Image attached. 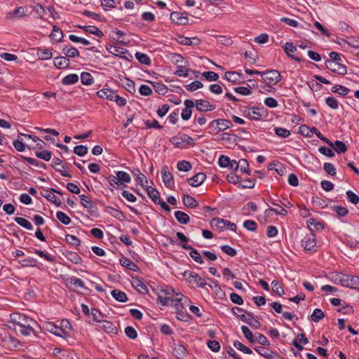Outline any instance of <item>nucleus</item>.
I'll use <instances>...</instances> for the list:
<instances>
[{
	"label": "nucleus",
	"mask_w": 359,
	"mask_h": 359,
	"mask_svg": "<svg viewBox=\"0 0 359 359\" xmlns=\"http://www.w3.org/2000/svg\"><path fill=\"white\" fill-rule=\"evenodd\" d=\"M132 285L139 293L147 294L149 292L147 285L140 278H133Z\"/></svg>",
	"instance_id": "obj_20"
},
{
	"label": "nucleus",
	"mask_w": 359,
	"mask_h": 359,
	"mask_svg": "<svg viewBox=\"0 0 359 359\" xmlns=\"http://www.w3.org/2000/svg\"><path fill=\"white\" fill-rule=\"evenodd\" d=\"M62 51L66 55V57H77L80 55L77 48L72 46H65Z\"/></svg>",
	"instance_id": "obj_32"
},
{
	"label": "nucleus",
	"mask_w": 359,
	"mask_h": 359,
	"mask_svg": "<svg viewBox=\"0 0 359 359\" xmlns=\"http://www.w3.org/2000/svg\"><path fill=\"white\" fill-rule=\"evenodd\" d=\"M107 50L111 53L113 54L116 57H118L126 60H129L130 59L128 57L127 55L132 57V55L129 53V50L118 46H114L111 45L109 48L107 47Z\"/></svg>",
	"instance_id": "obj_9"
},
{
	"label": "nucleus",
	"mask_w": 359,
	"mask_h": 359,
	"mask_svg": "<svg viewBox=\"0 0 359 359\" xmlns=\"http://www.w3.org/2000/svg\"><path fill=\"white\" fill-rule=\"evenodd\" d=\"M62 255L71 262L75 264H80L82 262L81 257L75 252L66 250Z\"/></svg>",
	"instance_id": "obj_25"
},
{
	"label": "nucleus",
	"mask_w": 359,
	"mask_h": 359,
	"mask_svg": "<svg viewBox=\"0 0 359 359\" xmlns=\"http://www.w3.org/2000/svg\"><path fill=\"white\" fill-rule=\"evenodd\" d=\"M174 215L176 220L181 224H187L190 221L189 215L182 211H175Z\"/></svg>",
	"instance_id": "obj_35"
},
{
	"label": "nucleus",
	"mask_w": 359,
	"mask_h": 359,
	"mask_svg": "<svg viewBox=\"0 0 359 359\" xmlns=\"http://www.w3.org/2000/svg\"><path fill=\"white\" fill-rule=\"evenodd\" d=\"M13 322L15 323V329L18 327H29V324H37L36 321L27 317L25 315L15 313L12 317Z\"/></svg>",
	"instance_id": "obj_8"
},
{
	"label": "nucleus",
	"mask_w": 359,
	"mask_h": 359,
	"mask_svg": "<svg viewBox=\"0 0 359 359\" xmlns=\"http://www.w3.org/2000/svg\"><path fill=\"white\" fill-rule=\"evenodd\" d=\"M78 81L79 76L76 74H68L62 79V83L66 86L75 84Z\"/></svg>",
	"instance_id": "obj_42"
},
{
	"label": "nucleus",
	"mask_w": 359,
	"mask_h": 359,
	"mask_svg": "<svg viewBox=\"0 0 359 359\" xmlns=\"http://www.w3.org/2000/svg\"><path fill=\"white\" fill-rule=\"evenodd\" d=\"M279 209H276L273 208H269L266 209L264 212V215L266 217H269L270 215L271 212H275L276 215H280L282 216H286L287 215V211L283 208L282 206L278 205Z\"/></svg>",
	"instance_id": "obj_52"
},
{
	"label": "nucleus",
	"mask_w": 359,
	"mask_h": 359,
	"mask_svg": "<svg viewBox=\"0 0 359 359\" xmlns=\"http://www.w3.org/2000/svg\"><path fill=\"white\" fill-rule=\"evenodd\" d=\"M56 217L57 219L65 225H68L71 223L70 217L62 211L57 212Z\"/></svg>",
	"instance_id": "obj_62"
},
{
	"label": "nucleus",
	"mask_w": 359,
	"mask_h": 359,
	"mask_svg": "<svg viewBox=\"0 0 359 359\" xmlns=\"http://www.w3.org/2000/svg\"><path fill=\"white\" fill-rule=\"evenodd\" d=\"M206 179V175L204 172H198L192 177L188 178L187 182L194 187H196L203 184Z\"/></svg>",
	"instance_id": "obj_21"
},
{
	"label": "nucleus",
	"mask_w": 359,
	"mask_h": 359,
	"mask_svg": "<svg viewBox=\"0 0 359 359\" xmlns=\"http://www.w3.org/2000/svg\"><path fill=\"white\" fill-rule=\"evenodd\" d=\"M14 221L18 224H19L20 226H21L22 227H23L27 230L33 229V226L31 224V222L29 221H28L27 219H26L25 218L16 217L14 218Z\"/></svg>",
	"instance_id": "obj_47"
},
{
	"label": "nucleus",
	"mask_w": 359,
	"mask_h": 359,
	"mask_svg": "<svg viewBox=\"0 0 359 359\" xmlns=\"http://www.w3.org/2000/svg\"><path fill=\"white\" fill-rule=\"evenodd\" d=\"M63 36V32L61 29L57 26L54 25L53 27V31L50 34V38L56 42H60L62 40Z\"/></svg>",
	"instance_id": "obj_39"
},
{
	"label": "nucleus",
	"mask_w": 359,
	"mask_h": 359,
	"mask_svg": "<svg viewBox=\"0 0 359 359\" xmlns=\"http://www.w3.org/2000/svg\"><path fill=\"white\" fill-rule=\"evenodd\" d=\"M241 330L244 337L252 344L255 341L252 331L245 325L241 326Z\"/></svg>",
	"instance_id": "obj_63"
},
{
	"label": "nucleus",
	"mask_w": 359,
	"mask_h": 359,
	"mask_svg": "<svg viewBox=\"0 0 359 359\" xmlns=\"http://www.w3.org/2000/svg\"><path fill=\"white\" fill-rule=\"evenodd\" d=\"M154 87V90L159 95H165L168 92L167 86L163 83L160 82H150Z\"/></svg>",
	"instance_id": "obj_44"
},
{
	"label": "nucleus",
	"mask_w": 359,
	"mask_h": 359,
	"mask_svg": "<svg viewBox=\"0 0 359 359\" xmlns=\"http://www.w3.org/2000/svg\"><path fill=\"white\" fill-rule=\"evenodd\" d=\"M111 295L118 302L125 303L128 300L126 292L119 290H113L111 292Z\"/></svg>",
	"instance_id": "obj_36"
},
{
	"label": "nucleus",
	"mask_w": 359,
	"mask_h": 359,
	"mask_svg": "<svg viewBox=\"0 0 359 359\" xmlns=\"http://www.w3.org/2000/svg\"><path fill=\"white\" fill-rule=\"evenodd\" d=\"M177 168L180 171L188 172L192 168V165L189 161L182 160L177 162Z\"/></svg>",
	"instance_id": "obj_57"
},
{
	"label": "nucleus",
	"mask_w": 359,
	"mask_h": 359,
	"mask_svg": "<svg viewBox=\"0 0 359 359\" xmlns=\"http://www.w3.org/2000/svg\"><path fill=\"white\" fill-rule=\"evenodd\" d=\"M170 20L172 22L179 25H186L189 22V18L187 13L175 11L170 13Z\"/></svg>",
	"instance_id": "obj_12"
},
{
	"label": "nucleus",
	"mask_w": 359,
	"mask_h": 359,
	"mask_svg": "<svg viewBox=\"0 0 359 359\" xmlns=\"http://www.w3.org/2000/svg\"><path fill=\"white\" fill-rule=\"evenodd\" d=\"M348 274L341 272H335L332 275V280L338 285L346 287L348 284Z\"/></svg>",
	"instance_id": "obj_16"
},
{
	"label": "nucleus",
	"mask_w": 359,
	"mask_h": 359,
	"mask_svg": "<svg viewBox=\"0 0 359 359\" xmlns=\"http://www.w3.org/2000/svg\"><path fill=\"white\" fill-rule=\"evenodd\" d=\"M19 264L23 267H34L37 265V259L36 258L28 257L18 261Z\"/></svg>",
	"instance_id": "obj_40"
},
{
	"label": "nucleus",
	"mask_w": 359,
	"mask_h": 359,
	"mask_svg": "<svg viewBox=\"0 0 359 359\" xmlns=\"http://www.w3.org/2000/svg\"><path fill=\"white\" fill-rule=\"evenodd\" d=\"M255 351L266 359H280V355L276 351L264 346H255Z\"/></svg>",
	"instance_id": "obj_10"
},
{
	"label": "nucleus",
	"mask_w": 359,
	"mask_h": 359,
	"mask_svg": "<svg viewBox=\"0 0 359 359\" xmlns=\"http://www.w3.org/2000/svg\"><path fill=\"white\" fill-rule=\"evenodd\" d=\"M346 198L348 202L357 205L359 203V196L353 191L348 190L346 192Z\"/></svg>",
	"instance_id": "obj_64"
},
{
	"label": "nucleus",
	"mask_w": 359,
	"mask_h": 359,
	"mask_svg": "<svg viewBox=\"0 0 359 359\" xmlns=\"http://www.w3.org/2000/svg\"><path fill=\"white\" fill-rule=\"evenodd\" d=\"M182 203L189 208H196L199 205V203L194 197L187 194L183 196Z\"/></svg>",
	"instance_id": "obj_30"
},
{
	"label": "nucleus",
	"mask_w": 359,
	"mask_h": 359,
	"mask_svg": "<svg viewBox=\"0 0 359 359\" xmlns=\"http://www.w3.org/2000/svg\"><path fill=\"white\" fill-rule=\"evenodd\" d=\"M241 77V74L237 72H227L225 74V79L231 83H236L238 82L240 78Z\"/></svg>",
	"instance_id": "obj_46"
},
{
	"label": "nucleus",
	"mask_w": 359,
	"mask_h": 359,
	"mask_svg": "<svg viewBox=\"0 0 359 359\" xmlns=\"http://www.w3.org/2000/svg\"><path fill=\"white\" fill-rule=\"evenodd\" d=\"M189 274L188 280L197 284V286L201 288H204L207 285L206 282L198 273L193 271H186L184 275Z\"/></svg>",
	"instance_id": "obj_19"
},
{
	"label": "nucleus",
	"mask_w": 359,
	"mask_h": 359,
	"mask_svg": "<svg viewBox=\"0 0 359 359\" xmlns=\"http://www.w3.org/2000/svg\"><path fill=\"white\" fill-rule=\"evenodd\" d=\"M196 108L200 112H207L215 110L216 105L210 103L208 100L200 99L196 100Z\"/></svg>",
	"instance_id": "obj_14"
},
{
	"label": "nucleus",
	"mask_w": 359,
	"mask_h": 359,
	"mask_svg": "<svg viewBox=\"0 0 359 359\" xmlns=\"http://www.w3.org/2000/svg\"><path fill=\"white\" fill-rule=\"evenodd\" d=\"M331 91L334 93H339L343 96L346 95L349 92L350 89L342 86V85H334L332 88Z\"/></svg>",
	"instance_id": "obj_51"
},
{
	"label": "nucleus",
	"mask_w": 359,
	"mask_h": 359,
	"mask_svg": "<svg viewBox=\"0 0 359 359\" xmlns=\"http://www.w3.org/2000/svg\"><path fill=\"white\" fill-rule=\"evenodd\" d=\"M131 172H132L133 175L134 177H135V181H136L137 184H140L143 188H144V187H146V185H144V182H145L146 184L148 183L147 179L145 177V175L144 174H142L140 170L137 168H134Z\"/></svg>",
	"instance_id": "obj_22"
},
{
	"label": "nucleus",
	"mask_w": 359,
	"mask_h": 359,
	"mask_svg": "<svg viewBox=\"0 0 359 359\" xmlns=\"http://www.w3.org/2000/svg\"><path fill=\"white\" fill-rule=\"evenodd\" d=\"M135 57L141 64L150 65L151 63L150 57L145 53L137 52L135 53Z\"/></svg>",
	"instance_id": "obj_48"
},
{
	"label": "nucleus",
	"mask_w": 359,
	"mask_h": 359,
	"mask_svg": "<svg viewBox=\"0 0 359 359\" xmlns=\"http://www.w3.org/2000/svg\"><path fill=\"white\" fill-rule=\"evenodd\" d=\"M284 50L286 55L292 60H294L297 62L303 61L302 56L294 55L292 54V53H294L297 50V48L296 46H294L292 42H286L284 46Z\"/></svg>",
	"instance_id": "obj_18"
},
{
	"label": "nucleus",
	"mask_w": 359,
	"mask_h": 359,
	"mask_svg": "<svg viewBox=\"0 0 359 359\" xmlns=\"http://www.w3.org/2000/svg\"><path fill=\"white\" fill-rule=\"evenodd\" d=\"M181 247L184 250H189V256L197 263L203 264L204 262L201 255L198 251L194 248L191 245H187L185 243L181 244Z\"/></svg>",
	"instance_id": "obj_17"
},
{
	"label": "nucleus",
	"mask_w": 359,
	"mask_h": 359,
	"mask_svg": "<svg viewBox=\"0 0 359 359\" xmlns=\"http://www.w3.org/2000/svg\"><path fill=\"white\" fill-rule=\"evenodd\" d=\"M210 225L217 227L220 231H223L226 226L233 231H236L237 229L236 224L219 217L213 218L210 222Z\"/></svg>",
	"instance_id": "obj_7"
},
{
	"label": "nucleus",
	"mask_w": 359,
	"mask_h": 359,
	"mask_svg": "<svg viewBox=\"0 0 359 359\" xmlns=\"http://www.w3.org/2000/svg\"><path fill=\"white\" fill-rule=\"evenodd\" d=\"M81 81L82 84L88 86L91 85L94 82V79L91 74L87 72H83L81 74Z\"/></svg>",
	"instance_id": "obj_53"
},
{
	"label": "nucleus",
	"mask_w": 359,
	"mask_h": 359,
	"mask_svg": "<svg viewBox=\"0 0 359 359\" xmlns=\"http://www.w3.org/2000/svg\"><path fill=\"white\" fill-rule=\"evenodd\" d=\"M144 189L152 201L156 204L158 203V200H161L158 191L155 188L148 186L144 187Z\"/></svg>",
	"instance_id": "obj_33"
},
{
	"label": "nucleus",
	"mask_w": 359,
	"mask_h": 359,
	"mask_svg": "<svg viewBox=\"0 0 359 359\" xmlns=\"http://www.w3.org/2000/svg\"><path fill=\"white\" fill-rule=\"evenodd\" d=\"M162 180L167 188L172 189L175 184L174 178L172 173L169 171L168 167L165 165L161 170Z\"/></svg>",
	"instance_id": "obj_13"
},
{
	"label": "nucleus",
	"mask_w": 359,
	"mask_h": 359,
	"mask_svg": "<svg viewBox=\"0 0 359 359\" xmlns=\"http://www.w3.org/2000/svg\"><path fill=\"white\" fill-rule=\"evenodd\" d=\"M330 59L326 60L325 62V67L331 70L334 73L340 75H345L347 74L346 67L342 64L340 55L334 51L330 53Z\"/></svg>",
	"instance_id": "obj_1"
},
{
	"label": "nucleus",
	"mask_w": 359,
	"mask_h": 359,
	"mask_svg": "<svg viewBox=\"0 0 359 359\" xmlns=\"http://www.w3.org/2000/svg\"><path fill=\"white\" fill-rule=\"evenodd\" d=\"M325 317L324 312L320 309H315L311 316V320L318 323Z\"/></svg>",
	"instance_id": "obj_60"
},
{
	"label": "nucleus",
	"mask_w": 359,
	"mask_h": 359,
	"mask_svg": "<svg viewBox=\"0 0 359 359\" xmlns=\"http://www.w3.org/2000/svg\"><path fill=\"white\" fill-rule=\"evenodd\" d=\"M21 157L23 160L26 161L30 165H34L38 168L46 169V165L45 163H43L41 161H39L36 160L35 158H33L31 157L23 156H21Z\"/></svg>",
	"instance_id": "obj_56"
},
{
	"label": "nucleus",
	"mask_w": 359,
	"mask_h": 359,
	"mask_svg": "<svg viewBox=\"0 0 359 359\" xmlns=\"http://www.w3.org/2000/svg\"><path fill=\"white\" fill-rule=\"evenodd\" d=\"M346 287L359 290V276L348 274V284Z\"/></svg>",
	"instance_id": "obj_38"
},
{
	"label": "nucleus",
	"mask_w": 359,
	"mask_h": 359,
	"mask_svg": "<svg viewBox=\"0 0 359 359\" xmlns=\"http://www.w3.org/2000/svg\"><path fill=\"white\" fill-rule=\"evenodd\" d=\"M53 64L57 69H62L68 68L69 67L70 62L67 57L60 56L54 58Z\"/></svg>",
	"instance_id": "obj_24"
},
{
	"label": "nucleus",
	"mask_w": 359,
	"mask_h": 359,
	"mask_svg": "<svg viewBox=\"0 0 359 359\" xmlns=\"http://www.w3.org/2000/svg\"><path fill=\"white\" fill-rule=\"evenodd\" d=\"M169 59L170 60L172 64L176 65V67H178L182 64L189 65L188 61L186 60L184 57H182L180 54L178 53H170Z\"/></svg>",
	"instance_id": "obj_31"
},
{
	"label": "nucleus",
	"mask_w": 359,
	"mask_h": 359,
	"mask_svg": "<svg viewBox=\"0 0 359 359\" xmlns=\"http://www.w3.org/2000/svg\"><path fill=\"white\" fill-rule=\"evenodd\" d=\"M262 78L267 86H271L280 81L281 75L278 70H267L262 74Z\"/></svg>",
	"instance_id": "obj_4"
},
{
	"label": "nucleus",
	"mask_w": 359,
	"mask_h": 359,
	"mask_svg": "<svg viewBox=\"0 0 359 359\" xmlns=\"http://www.w3.org/2000/svg\"><path fill=\"white\" fill-rule=\"evenodd\" d=\"M238 169L243 173H246L248 175H250L251 174V172L249 169V163L245 158H241L239 160Z\"/></svg>",
	"instance_id": "obj_59"
},
{
	"label": "nucleus",
	"mask_w": 359,
	"mask_h": 359,
	"mask_svg": "<svg viewBox=\"0 0 359 359\" xmlns=\"http://www.w3.org/2000/svg\"><path fill=\"white\" fill-rule=\"evenodd\" d=\"M176 293L172 287L167 286L158 294L157 303L161 306L168 305L169 302L173 301Z\"/></svg>",
	"instance_id": "obj_3"
},
{
	"label": "nucleus",
	"mask_w": 359,
	"mask_h": 359,
	"mask_svg": "<svg viewBox=\"0 0 359 359\" xmlns=\"http://www.w3.org/2000/svg\"><path fill=\"white\" fill-rule=\"evenodd\" d=\"M115 92L109 88H102L97 92V95L100 98L111 101Z\"/></svg>",
	"instance_id": "obj_34"
},
{
	"label": "nucleus",
	"mask_w": 359,
	"mask_h": 359,
	"mask_svg": "<svg viewBox=\"0 0 359 359\" xmlns=\"http://www.w3.org/2000/svg\"><path fill=\"white\" fill-rule=\"evenodd\" d=\"M301 244L305 251L311 252H316V238L313 230H311L310 233L306 234L304 237L301 241Z\"/></svg>",
	"instance_id": "obj_5"
},
{
	"label": "nucleus",
	"mask_w": 359,
	"mask_h": 359,
	"mask_svg": "<svg viewBox=\"0 0 359 359\" xmlns=\"http://www.w3.org/2000/svg\"><path fill=\"white\" fill-rule=\"evenodd\" d=\"M173 352L176 358L183 359L187 354L186 347L181 344H175L173 347Z\"/></svg>",
	"instance_id": "obj_26"
},
{
	"label": "nucleus",
	"mask_w": 359,
	"mask_h": 359,
	"mask_svg": "<svg viewBox=\"0 0 359 359\" xmlns=\"http://www.w3.org/2000/svg\"><path fill=\"white\" fill-rule=\"evenodd\" d=\"M49 193L45 191V193H41V196H43L44 198H46L49 201H51L56 206H60L62 204V202L59 198H57L54 193H52L51 191H48Z\"/></svg>",
	"instance_id": "obj_43"
},
{
	"label": "nucleus",
	"mask_w": 359,
	"mask_h": 359,
	"mask_svg": "<svg viewBox=\"0 0 359 359\" xmlns=\"http://www.w3.org/2000/svg\"><path fill=\"white\" fill-rule=\"evenodd\" d=\"M245 313L249 316L248 324L253 328L257 329L260 327V323L254 318V314L248 311H245Z\"/></svg>",
	"instance_id": "obj_54"
},
{
	"label": "nucleus",
	"mask_w": 359,
	"mask_h": 359,
	"mask_svg": "<svg viewBox=\"0 0 359 359\" xmlns=\"http://www.w3.org/2000/svg\"><path fill=\"white\" fill-rule=\"evenodd\" d=\"M66 283L68 285H73L76 287H79L87 291H90V289L85 286L84 282L79 278L72 276L66 279Z\"/></svg>",
	"instance_id": "obj_23"
},
{
	"label": "nucleus",
	"mask_w": 359,
	"mask_h": 359,
	"mask_svg": "<svg viewBox=\"0 0 359 359\" xmlns=\"http://www.w3.org/2000/svg\"><path fill=\"white\" fill-rule=\"evenodd\" d=\"M330 147L334 148V151L338 154L345 153L348 149L345 143L340 140H336L334 142H332V146Z\"/></svg>",
	"instance_id": "obj_45"
},
{
	"label": "nucleus",
	"mask_w": 359,
	"mask_h": 359,
	"mask_svg": "<svg viewBox=\"0 0 359 359\" xmlns=\"http://www.w3.org/2000/svg\"><path fill=\"white\" fill-rule=\"evenodd\" d=\"M308 226L311 231V226H314L317 230L318 229H323L325 228V223L323 221H318L317 219L314 218H310L307 221Z\"/></svg>",
	"instance_id": "obj_50"
},
{
	"label": "nucleus",
	"mask_w": 359,
	"mask_h": 359,
	"mask_svg": "<svg viewBox=\"0 0 359 359\" xmlns=\"http://www.w3.org/2000/svg\"><path fill=\"white\" fill-rule=\"evenodd\" d=\"M102 330L108 334H117L118 330L116 325L111 321L104 320L101 321Z\"/></svg>",
	"instance_id": "obj_27"
},
{
	"label": "nucleus",
	"mask_w": 359,
	"mask_h": 359,
	"mask_svg": "<svg viewBox=\"0 0 359 359\" xmlns=\"http://www.w3.org/2000/svg\"><path fill=\"white\" fill-rule=\"evenodd\" d=\"M187 64H182L180 66L177 67V69L175 72V74L178 76L187 77L189 75V72H191V69L187 67Z\"/></svg>",
	"instance_id": "obj_49"
},
{
	"label": "nucleus",
	"mask_w": 359,
	"mask_h": 359,
	"mask_svg": "<svg viewBox=\"0 0 359 359\" xmlns=\"http://www.w3.org/2000/svg\"><path fill=\"white\" fill-rule=\"evenodd\" d=\"M60 328L66 334V338L70 337L69 330L72 329V325L67 319H62L60 321Z\"/></svg>",
	"instance_id": "obj_55"
},
{
	"label": "nucleus",
	"mask_w": 359,
	"mask_h": 359,
	"mask_svg": "<svg viewBox=\"0 0 359 359\" xmlns=\"http://www.w3.org/2000/svg\"><path fill=\"white\" fill-rule=\"evenodd\" d=\"M264 107L262 109L258 107H253L252 108H247L244 110V115L246 118L255 120V121H259L261 120L263 114L261 113V110H263Z\"/></svg>",
	"instance_id": "obj_11"
},
{
	"label": "nucleus",
	"mask_w": 359,
	"mask_h": 359,
	"mask_svg": "<svg viewBox=\"0 0 359 359\" xmlns=\"http://www.w3.org/2000/svg\"><path fill=\"white\" fill-rule=\"evenodd\" d=\"M36 55L40 60H50L53 57V53L49 48H38Z\"/></svg>",
	"instance_id": "obj_37"
},
{
	"label": "nucleus",
	"mask_w": 359,
	"mask_h": 359,
	"mask_svg": "<svg viewBox=\"0 0 359 359\" xmlns=\"http://www.w3.org/2000/svg\"><path fill=\"white\" fill-rule=\"evenodd\" d=\"M79 29H83L85 32L94 34L97 36L102 37L104 36L103 32L95 26H81L78 25Z\"/></svg>",
	"instance_id": "obj_29"
},
{
	"label": "nucleus",
	"mask_w": 359,
	"mask_h": 359,
	"mask_svg": "<svg viewBox=\"0 0 359 359\" xmlns=\"http://www.w3.org/2000/svg\"><path fill=\"white\" fill-rule=\"evenodd\" d=\"M231 126H233V124L229 120L225 118H217L210 121L207 129H209V133L212 134L216 132H223Z\"/></svg>",
	"instance_id": "obj_2"
},
{
	"label": "nucleus",
	"mask_w": 359,
	"mask_h": 359,
	"mask_svg": "<svg viewBox=\"0 0 359 359\" xmlns=\"http://www.w3.org/2000/svg\"><path fill=\"white\" fill-rule=\"evenodd\" d=\"M116 176L118 179L120 184L130 183L131 181V177L130 175L126 172L118 171L116 172Z\"/></svg>",
	"instance_id": "obj_58"
},
{
	"label": "nucleus",
	"mask_w": 359,
	"mask_h": 359,
	"mask_svg": "<svg viewBox=\"0 0 359 359\" xmlns=\"http://www.w3.org/2000/svg\"><path fill=\"white\" fill-rule=\"evenodd\" d=\"M46 330L55 336L66 339V334L60 328V326L53 322H48L46 324Z\"/></svg>",
	"instance_id": "obj_15"
},
{
	"label": "nucleus",
	"mask_w": 359,
	"mask_h": 359,
	"mask_svg": "<svg viewBox=\"0 0 359 359\" xmlns=\"http://www.w3.org/2000/svg\"><path fill=\"white\" fill-rule=\"evenodd\" d=\"M81 204L87 209L91 216H97L98 208L96 204L87 196L82 194L79 196Z\"/></svg>",
	"instance_id": "obj_6"
},
{
	"label": "nucleus",
	"mask_w": 359,
	"mask_h": 359,
	"mask_svg": "<svg viewBox=\"0 0 359 359\" xmlns=\"http://www.w3.org/2000/svg\"><path fill=\"white\" fill-rule=\"evenodd\" d=\"M119 263L122 266L133 271H137L138 269L137 265L126 257H121L119 259Z\"/></svg>",
	"instance_id": "obj_28"
},
{
	"label": "nucleus",
	"mask_w": 359,
	"mask_h": 359,
	"mask_svg": "<svg viewBox=\"0 0 359 359\" xmlns=\"http://www.w3.org/2000/svg\"><path fill=\"white\" fill-rule=\"evenodd\" d=\"M274 133L277 136L282 138L288 137L291 135L290 130L283 127H276L274 128Z\"/></svg>",
	"instance_id": "obj_61"
},
{
	"label": "nucleus",
	"mask_w": 359,
	"mask_h": 359,
	"mask_svg": "<svg viewBox=\"0 0 359 359\" xmlns=\"http://www.w3.org/2000/svg\"><path fill=\"white\" fill-rule=\"evenodd\" d=\"M193 40L197 41L196 43H195L196 44H198L200 43V40L196 37L189 38L182 35H180L178 36V38L177 39V42L180 44L185 46H191L193 44Z\"/></svg>",
	"instance_id": "obj_41"
}]
</instances>
